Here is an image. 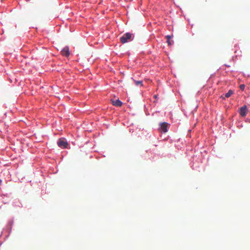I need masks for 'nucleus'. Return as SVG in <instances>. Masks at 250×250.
<instances>
[{
	"instance_id": "obj_1",
	"label": "nucleus",
	"mask_w": 250,
	"mask_h": 250,
	"mask_svg": "<svg viewBox=\"0 0 250 250\" xmlns=\"http://www.w3.org/2000/svg\"><path fill=\"white\" fill-rule=\"evenodd\" d=\"M133 38L132 34L130 33H126L120 38V41L122 43H125L132 41Z\"/></svg>"
},
{
	"instance_id": "obj_2",
	"label": "nucleus",
	"mask_w": 250,
	"mask_h": 250,
	"mask_svg": "<svg viewBox=\"0 0 250 250\" xmlns=\"http://www.w3.org/2000/svg\"><path fill=\"white\" fill-rule=\"evenodd\" d=\"M168 124L166 123H162L160 124V127L159 130L161 132L166 133L167 131V127Z\"/></svg>"
},
{
	"instance_id": "obj_3",
	"label": "nucleus",
	"mask_w": 250,
	"mask_h": 250,
	"mask_svg": "<svg viewBox=\"0 0 250 250\" xmlns=\"http://www.w3.org/2000/svg\"><path fill=\"white\" fill-rule=\"evenodd\" d=\"M57 144L59 147L63 148H66L68 145L67 142L65 140L61 139L58 141Z\"/></svg>"
},
{
	"instance_id": "obj_4",
	"label": "nucleus",
	"mask_w": 250,
	"mask_h": 250,
	"mask_svg": "<svg viewBox=\"0 0 250 250\" xmlns=\"http://www.w3.org/2000/svg\"><path fill=\"white\" fill-rule=\"evenodd\" d=\"M61 54L64 56L68 57L70 54L68 47L65 46L64 47L61 51Z\"/></svg>"
},
{
	"instance_id": "obj_5",
	"label": "nucleus",
	"mask_w": 250,
	"mask_h": 250,
	"mask_svg": "<svg viewBox=\"0 0 250 250\" xmlns=\"http://www.w3.org/2000/svg\"><path fill=\"white\" fill-rule=\"evenodd\" d=\"M239 113L242 117H245L247 113V106L244 105L242 106L240 109Z\"/></svg>"
},
{
	"instance_id": "obj_6",
	"label": "nucleus",
	"mask_w": 250,
	"mask_h": 250,
	"mask_svg": "<svg viewBox=\"0 0 250 250\" xmlns=\"http://www.w3.org/2000/svg\"><path fill=\"white\" fill-rule=\"evenodd\" d=\"M112 103L113 105L116 106H121L122 105V103L119 100V99H117L115 100H111Z\"/></svg>"
},
{
	"instance_id": "obj_7",
	"label": "nucleus",
	"mask_w": 250,
	"mask_h": 250,
	"mask_svg": "<svg viewBox=\"0 0 250 250\" xmlns=\"http://www.w3.org/2000/svg\"><path fill=\"white\" fill-rule=\"evenodd\" d=\"M233 91L232 90H229L225 94V97L229 98L232 94H233Z\"/></svg>"
},
{
	"instance_id": "obj_8",
	"label": "nucleus",
	"mask_w": 250,
	"mask_h": 250,
	"mask_svg": "<svg viewBox=\"0 0 250 250\" xmlns=\"http://www.w3.org/2000/svg\"><path fill=\"white\" fill-rule=\"evenodd\" d=\"M134 83L136 84V85L138 86L139 85H141V86L143 85V82L141 81H135Z\"/></svg>"
},
{
	"instance_id": "obj_9",
	"label": "nucleus",
	"mask_w": 250,
	"mask_h": 250,
	"mask_svg": "<svg viewBox=\"0 0 250 250\" xmlns=\"http://www.w3.org/2000/svg\"><path fill=\"white\" fill-rule=\"evenodd\" d=\"M245 85L244 84H241L240 85V88L242 90H243L245 89Z\"/></svg>"
},
{
	"instance_id": "obj_10",
	"label": "nucleus",
	"mask_w": 250,
	"mask_h": 250,
	"mask_svg": "<svg viewBox=\"0 0 250 250\" xmlns=\"http://www.w3.org/2000/svg\"><path fill=\"white\" fill-rule=\"evenodd\" d=\"M167 42L169 45H170L172 44V43L170 42V40H167Z\"/></svg>"
},
{
	"instance_id": "obj_11",
	"label": "nucleus",
	"mask_w": 250,
	"mask_h": 250,
	"mask_svg": "<svg viewBox=\"0 0 250 250\" xmlns=\"http://www.w3.org/2000/svg\"><path fill=\"white\" fill-rule=\"evenodd\" d=\"M166 38H167V40H169L171 39V37L170 35H167L166 36Z\"/></svg>"
}]
</instances>
